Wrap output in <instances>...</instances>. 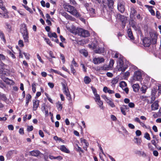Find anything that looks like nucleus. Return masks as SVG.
Masks as SVG:
<instances>
[{
	"label": "nucleus",
	"instance_id": "f257e3e1",
	"mask_svg": "<svg viewBox=\"0 0 161 161\" xmlns=\"http://www.w3.org/2000/svg\"><path fill=\"white\" fill-rule=\"evenodd\" d=\"M64 8L66 11L69 12L75 17L78 18L80 16V13L74 7L69 5H66Z\"/></svg>",
	"mask_w": 161,
	"mask_h": 161
},
{
	"label": "nucleus",
	"instance_id": "f03ea898",
	"mask_svg": "<svg viewBox=\"0 0 161 161\" xmlns=\"http://www.w3.org/2000/svg\"><path fill=\"white\" fill-rule=\"evenodd\" d=\"M123 57L121 55H120L119 60L118 62V70L124 72L127 68V66L126 64H124L123 63Z\"/></svg>",
	"mask_w": 161,
	"mask_h": 161
},
{
	"label": "nucleus",
	"instance_id": "7ed1b4c3",
	"mask_svg": "<svg viewBox=\"0 0 161 161\" xmlns=\"http://www.w3.org/2000/svg\"><path fill=\"white\" fill-rule=\"evenodd\" d=\"M20 32L23 36L25 42L28 43L29 42V33L25 25H24V27L20 29Z\"/></svg>",
	"mask_w": 161,
	"mask_h": 161
},
{
	"label": "nucleus",
	"instance_id": "20e7f679",
	"mask_svg": "<svg viewBox=\"0 0 161 161\" xmlns=\"http://www.w3.org/2000/svg\"><path fill=\"white\" fill-rule=\"evenodd\" d=\"M76 34L83 37H88L90 34L87 30L83 29L82 28H78L76 30Z\"/></svg>",
	"mask_w": 161,
	"mask_h": 161
},
{
	"label": "nucleus",
	"instance_id": "39448f33",
	"mask_svg": "<svg viewBox=\"0 0 161 161\" xmlns=\"http://www.w3.org/2000/svg\"><path fill=\"white\" fill-rule=\"evenodd\" d=\"M150 40L152 43L154 44H156L158 38V34L155 32H151L150 33Z\"/></svg>",
	"mask_w": 161,
	"mask_h": 161
},
{
	"label": "nucleus",
	"instance_id": "423d86ee",
	"mask_svg": "<svg viewBox=\"0 0 161 161\" xmlns=\"http://www.w3.org/2000/svg\"><path fill=\"white\" fill-rule=\"evenodd\" d=\"M142 74L139 70L136 71L133 77V81H140L142 79Z\"/></svg>",
	"mask_w": 161,
	"mask_h": 161
},
{
	"label": "nucleus",
	"instance_id": "0eeeda50",
	"mask_svg": "<svg viewBox=\"0 0 161 161\" xmlns=\"http://www.w3.org/2000/svg\"><path fill=\"white\" fill-rule=\"evenodd\" d=\"M118 9L121 13H123L125 11L124 2L122 1H120L118 3Z\"/></svg>",
	"mask_w": 161,
	"mask_h": 161
},
{
	"label": "nucleus",
	"instance_id": "6e6552de",
	"mask_svg": "<svg viewBox=\"0 0 161 161\" xmlns=\"http://www.w3.org/2000/svg\"><path fill=\"white\" fill-rule=\"evenodd\" d=\"M93 61L95 64H97L103 62L104 61V59L103 58H93Z\"/></svg>",
	"mask_w": 161,
	"mask_h": 161
},
{
	"label": "nucleus",
	"instance_id": "1a4fd4ad",
	"mask_svg": "<svg viewBox=\"0 0 161 161\" xmlns=\"http://www.w3.org/2000/svg\"><path fill=\"white\" fill-rule=\"evenodd\" d=\"M143 43L145 47H149L152 43V42L148 38H145L143 40Z\"/></svg>",
	"mask_w": 161,
	"mask_h": 161
},
{
	"label": "nucleus",
	"instance_id": "9d476101",
	"mask_svg": "<svg viewBox=\"0 0 161 161\" xmlns=\"http://www.w3.org/2000/svg\"><path fill=\"white\" fill-rule=\"evenodd\" d=\"M39 101L37 100H33V110L36 111L39 106Z\"/></svg>",
	"mask_w": 161,
	"mask_h": 161
},
{
	"label": "nucleus",
	"instance_id": "9b49d317",
	"mask_svg": "<svg viewBox=\"0 0 161 161\" xmlns=\"http://www.w3.org/2000/svg\"><path fill=\"white\" fill-rule=\"evenodd\" d=\"M87 11L91 16L93 17L96 15V11L93 8H88Z\"/></svg>",
	"mask_w": 161,
	"mask_h": 161
},
{
	"label": "nucleus",
	"instance_id": "f8f14e48",
	"mask_svg": "<svg viewBox=\"0 0 161 161\" xmlns=\"http://www.w3.org/2000/svg\"><path fill=\"white\" fill-rule=\"evenodd\" d=\"M136 11L135 10L134 8L133 7H131L130 8V18L133 19L136 14Z\"/></svg>",
	"mask_w": 161,
	"mask_h": 161
},
{
	"label": "nucleus",
	"instance_id": "ddd939ff",
	"mask_svg": "<svg viewBox=\"0 0 161 161\" xmlns=\"http://www.w3.org/2000/svg\"><path fill=\"white\" fill-rule=\"evenodd\" d=\"M30 153L31 155L35 157L38 156L41 153V152L38 150H34L31 151Z\"/></svg>",
	"mask_w": 161,
	"mask_h": 161
},
{
	"label": "nucleus",
	"instance_id": "4468645a",
	"mask_svg": "<svg viewBox=\"0 0 161 161\" xmlns=\"http://www.w3.org/2000/svg\"><path fill=\"white\" fill-rule=\"evenodd\" d=\"M158 104L157 101H155L151 105L152 110H155L158 109Z\"/></svg>",
	"mask_w": 161,
	"mask_h": 161
},
{
	"label": "nucleus",
	"instance_id": "2eb2a0df",
	"mask_svg": "<svg viewBox=\"0 0 161 161\" xmlns=\"http://www.w3.org/2000/svg\"><path fill=\"white\" fill-rule=\"evenodd\" d=\"M108 6L109 9L113 8L114 2L113 0H107Z\"/></svg>",
	"mask_w": 161,
	"mask_h": 161
},
{
	"label": "nucleus",
	"instance_id": "dca6fc26",
	"mask_svg": "<svg viewBox=\"0 0 161 161\" xmlns=\"http://www.w3.org/2000/svg\"><path fill=\"white\" fill-rule=\"evenodd\" d=\"M3 80L7 84L13 85L14 84V82L12 80L9 79L8 78H6L3 79Z\"/></svg>",
	"mask_w": 161,
	"mask_h": 161
},
{
	"label": "nucleus",
	"instance_id": "f3484780",
	"mask_svg": "<svg viewBox=\"0 0 161 161\" xmlns=\"http://www.w3.org/2000/svg\"><path fill=\"white\" fill-rule=\"evenodd\" d=\"M60 150L62 152L66 153H69V151L66 148L64 145H61L60 147Z\"/></svg>",
	"mask_w": 161,
	"mask_h": 161
},
{
	"label": "nucleus",
	"instance_id": "a211bd4d",
	"mask_svg": "<svg viewBox=\"0 0 161 161\" xmlns=\"http://www.w3.org/2000/svg\"><path fill=\"white\" fill-rule=\"evenodd\" d=\"M119 17L120 18V19L122 24V27L123 29L125 26V24L126 22L125 19V17L124 16L120 15Z\"/></svg>",
	"mask_w": 161,
	"mask_h": 161
},
{
	"label": "nucleus",
	"instance_id": "6ab92c4d",
	"mask_svg": "<svg viewBox=\"0 0 161 161\" xmlns=\"http://www.w3.org/2000/svg\"><path fill=\"white\" fill-rule=\"evenodd\" d=\"M133 91L135 92L138 91L139 89V86L138 84H134L132 86Z\"/></svg>",
	"mask_w": 161,
	"mask_h": 161
},
{
	"label": "nucleus",
	"instance_id": "aec40b11",
	"mask_svg": "<svg viewBox=\"0 0 161 161\" xmlns=\"http://www.w3.org/2000/svg\"><path fill=\"white\" fill-rule=\"evenodd\" d=\"M127 33L128 34V36L130 39L132 40L133 39L134 37L131 29H128Z\"/></svg>",
	"mask_w": 161,
	"mask_h": 161
},
{
	"label": "nucleus",
	"instance_id": "412c9836",
	"mask_svg": "<svg viewBox=\"0 0 161 161\" xmlns=\"http://www.w3.org/2000/svg\"><path fill=\"white\" fill-rule=\"evenodd\" d=\"M7 99L6 95L0 92V100L5 102L7 100Z\"/></svg>",
	"mask_w": 161,
	"mask_h": 161
},
{
	"label": "nucleus",
	"instance_id": "4be33fe9",
	"mask_svg": "<svg viewBox=\"0 0 161 161\" xmlns=\"http://www.w3.org/2000/svg\"><path fill=\"white\" fill-rule=\"evenodd\" d=\"M31 95L29 94H28L27 95L26 97V104L25 105L26 106H27L28 103H29V101L31 100Z\"/></svg>",
	"mask_w": 161,
	"mask_h": 161
},
{
	"label": "nucleus",
	"instance_id": "5701e85b",
	"mask_svg": "<svg viewBox=\"0 0 161 161\" xmlns=\"http://www.w3.org/2000/svg\"><path fill=\"white\" fill-rule=\"evenodd\" d=\"M5 25V28L7 29V31L8 32H10L12 31V27L8 23H6Z\"/></svg>",
	"mask_w": 161,
	"mask_h": 161
},
{
	"label": "nucleus",
	"instance_id": "b1692460",
	"mask_svg": "<svg viewBox=\"0 0 161 161\" xmlns=\"http://www.w3.org/2000/svg\"><path fill=\"white\" fill-rule=\"evenodd\" d=\"M49 158L51 159H58L59 160H60L62 159V158L60 156H58L57 157H54L53 156L51 155H49Z\"/></svg>",
	"mask_w": 161,
	"mask_h": 161
},
{
	"label": "nucleus",
	"instance_id": "393cba45",
	"mask_svg": "<svg viewBox=\"0 0 161 161\" xmlns=\"http://www.w3.org/2000/svg\"><path fill=\"white\" fill-rule=\"evenodd\" d=\"M131 26L136 31L138 30V27L136 26V23L133 20H132L131 22Z\"/></svg>",
	"mask_w": 161,
	"mask_h": 161
},
{
	"label": "nucleus",
	"instance_id": "a878e982",
	"mask_svg": "<svg viewBox=\"0 0 161 161\" xmlns=\"http://www.w3.org/2000/svg\"><path fill=\"white\" fill-rule=\"evenodd\" d=\"M106 102L111 107L114 108L115 107V105L114 104V103L112 101L111 99H109Z\"/></svg>",
	"mask_w": 161,
	"mask_h": 161
},
{
	"label": "nucleus",
	"instance_id": "bb28decb",
	"mask_svg": "<svg viewBox=\"0 0 161 161\" xmlns=\"http://www.w3.org/2000/svg\"><path fill=\"white\" fill-rule=\"evenodd\" d=\"M91 79L89 78V77L86 76L84 78V82L86 84H88L91 81Z\"/></svg>",
	"mask_w": 161,
	"mask_h": 161
},
{
	"label": "nucleus",
	"instance_id": "cd10ccee",
	"mask_svg": "<svg viewBox=\"0 0 161 161\" xmlns=\"http://www.w3.org/2000/svg\"><path fill=\"white\" fill-rule=\"evenodd\" d=\"M56 104L58 110L61 111L62 110L63 108L62 104H61V103L59 102H58Z\"/></svg>",
	"mask_w": 161,
	"mask_h": 161
},
{
	"label": "nucleus",
	"instance_id": "c85d7f7f",
	"mask_svg": "<svg viewBox=\"0 0 161 161\" xmlns=\"http://www.w3.org/2000/svg\"><path fill=\"white\" fill-rule=\"evenodd\" d=\"M0 37L4 42H5L6 40L5 36L3 32L0 30Z\"/></svg>",
	"mask_w": 161,
	"mask_h": 161
},
{
	"label": "nucleus",
	"instance_id": "c756f323",
	"mask_svg": "<svg viewBox=\"0 0 161 161\" xmlns=\"http://www.w3.org/2000/svg\"><path fill=\"white\" fill-rule=\"evenodd\" d=\"M119 80V78L116 77L115 78H114L112 80L111 83L113 85H115L118 82Z\"/></svg>",
	"mask_w": 161,
	"mask_h": 161
},
{
	"label": "nucleus",
	"instance_id": "7c9ffc66",
	"mask_svg": "<svg viewBox=\"0 0 161 161\" xmlns=\"http://www.w3.org/2000/svg\"><path fill=\"white\" fill-rule=\"evenodd\" d=\"M151 97H150V99H151V100L149 101L148 99H147V103H152L153 101H154L155 99V96L154 95H152Z\"/></svg>",
	"mask_w": 161,
	"mask_h": 161
},
{
	"label": "nucleus",
	"instance_id": "2f4dec72",
	"mask_svg": "<svg viewBox=\"0 0 161 161\" xmlns=\"http://www.w3.org/2000/svg\"><path fill=\"white\" fill-rule=\"evenodd\" d=\"M13 154V152L12 151H9L6 154V156L8 159H10L11 156Z\"/></svg>",
	"mask_w": 161,
	"mask_h": 161
},
{
	"label": "nucleus",
	"instance_id": "473e14b6",
	"mask_svg": "<svg viewBox=\"0 0 161 161\" xmlns=\"http://www.w3.org/2000/svg\"><path fill=\"white\" fill-rule=\"evenodd\" d=\"M120 86L123 89V88L126 87L127 86V84L124 81H121L119 83Z\"/></svg>",
	"mask_w": 161,
	"mask_h": 161
},
{
	"label": "nucleus",
	"instance_id": "72a5a7b5",
	"mask_svg": "<svg viewBox=\"0 0 161 161\" xmlns=\"http://www.w3.org/2000/svg\"><path fill=\"white\" fill-rule=\"evenodd\" d=\"M126 106L125 105H123L122 107L120 108V109L121 112L124 115H125L126 114V112H125V111L124 110L125 108H126Z\"/></svg>",
	"mask_w": 161,
	"mask_h": 161
},
{
	"label": "nucleus",
	"instance_id": "f704fd0d",
	"mask_svg": "<svg viewBox=\"0 0 161 161\" xmlns=\"http://www.w3.org/2000/svg\"><path fill=\"white\" fill-rule=\"evenodd\" d=\"M8 11L4 12L2 15H3V17L5 19H8L9 18V16L8 15Z\"/></svg>",
	"mask_w": 161,
	"mask_h": 161
},
{
	"label": "nucleus",
	"instance_id": "c9c22d12",
	"mask_svg": "<svg viewBox=\"0 0 161 161\" xmlns=\"http://www.w3.org/2000/svg\"><path fill=\"white\" fill-rule=\"evenodd\" d=\"M53 138L55 140L61 141L63 143H64V140H62L61 138H59L57 136H54L53 137Z\"/></svg>",
	"mask_w": 161,
	"mask_h": 161
},
{
	"label": "nucleus",
	"instance_id": "e433bc0d",
	"mask_svg": "<svg viewBox=\"0 0 161 161\" xmlns=\"http://www.w3.org/2000/svg\"><path fill=\"white\" fill-rule=\"evenodd\" d=\"M64 94L66 95L67 97L68 100L69 101H70L71 100V95L69 93V91L68 92L65 93Z\"/></svg>",
	"mask_w": 161,
	"mask_h": 161
},
{
	"label": "nucleus",
	"instance_id": "4c0bfd02",
	"mask_svg": "<svg viewBox=\"0 0 161 161\" xmlns=\"http://www.w3.org/2000/svg\"><path fill=\"white\" fill-rule=\"evenodd\" d=\"M80 142H81L84 143L85 145L86 146H88L89 145L88 143L86 141L85 139L81 138L80 139Z\"/></svg>",
	"mask_w": 161,
	"mask_h": 161
},
{
	"label": "nucleus",
	"instance_id": "58836bf2",
	"mask_svg": "<svg viewBox=\"0 0 161 161\" xmlns=\"http://www.w3.org/2000/svg\"><path fill=\"white\" fill-rule=\"evenodd\" d=\"M51 71H52L53 72H54L56 74L60 75H61L62 76H63V77L64 76V75L63 74H62L59 71H57V70H54V69H51Z\"/></svg>",
	"mask_w": 161,
	"mask_h": 161
},
{
	"label": "nucleus",
	"instance_id": "ea45409f",
	"mask_svg": "<svg viewBox=\"0 0 161 161\" xmlns=\"http://www.w3.org/2000/svg\"><path fill=\"white\" fill-rule=\"evenodd\" d=\"M144 137L147 140H150L151 139L150 135L147 132H146L145 133Z\"/></svg>",
	"mask_w": 161,
	"mask_h": 161
},
{
	"label": "nucleus",
	"instance_id": "a19ab883",
	"mask_svg": "<svg viewBox=\"0 0 161 161\" xmlns=\"http://www.w3.org/2000/svg\"><path fill=\"white\" fill-rule=\"evenodd\" d=\"M70 67L71 73H72L74 75H75L76 71L72 64L70 65Z\"/></svg>",
	"mask_w": 161,
	"mask_h": 161
},
{
	"label": "nucleus",
	"instance_id": "79ce46f5",
	"mask_svg": "<svg viewBox=\"0 0 161 161\" xmlns=\"http://www.w3.org/2000/svg\"><path fill=\"white\" fill-rule=\"evenodd\" d=\"M36 85L34 83H33L31 85L32 87V90L33 92L35 93L36 91Z\"/></svg>",
	"mask_w": 161,
	"mask_h": 161
},
{
	"label": "nucleus",
	"instance_id": "37998d69",
	"mask_svg": "<svg viewBox=\"0 0 161 161\" xmlns=\"http://www.w3.org/2000/svg\"><path fill=\"white\" fill-rule=\"evenodd\" d=\"M3 144H5L8 142V139L7 137L6 136L4 137L3 139Z\"/></svg>",
	"mask_w": 161,
	"mask_h": 161
},
{
	"label": "nucleus",
	"instance_id": "c03bdc74",
	"mask_svg": "<svg viewBox=\"0 0 161 161\" xmlns=\"http://www.w3.org/2000/svg\"><path fill=\"white\" fill-rule=\"evenodd\" d=\"M45 40L46 41V42L48 44L49 46H50L51 47H52L53 46V44L51 43V41L49 40V39H47V38H45Z\"/></svg>",
	"mask_w": 161,
	"mask_h": 161
},
{
	"label": "nucleus",
	"instance_id": "a18cd8bd",
	"mask_svg": "<svg viewBox=\"0 0 161 161\" xmlns=\"http://www.w3.org/2000/svg\"><path fill=\"white\" fill-rule=\"evenodd\" d=\"M103 51L102 48H99L96 49L95 50V52L96 53H101Z\"/></svg>",
	"mask_w": 161,
	"mask_h": 161
},
{
	"label": "nucleus",
	"instance_id": "49530a36",
	"mask_svg": "<svg viewBox=\"0 0 161 161\" xmlns=\"http://www.w3.org/2000/svg\"><path fill=\"white\" fill-rule=\"evenodd\" d=\"M80 52L81 53L83 54L86 57L88 55L87 52L85 50H81L80 51Z\"/></svg>",
	"mask_w": 161,
	"mask_h": 161
},
{
	"label": "nucleus",
	"instance_id": "de8ad7c7",
	"mask_svg": "<svg viewBox=\"0 0 161 161\" xmlns=\"http://www.w3.org/2000/svg\"><path fill=\"white\" fill-rule=\"evenodd\" d=\"M157 92V88H154L152 90L151 92L152 95L155 96L156 92Z\"/></svg>",
	"mask_w": 161,
	"mask_h": 161
},
{
	"label": "nucleus",
	"instance_id": "09e8293b",
	"mask_svg": "<svg viewBox=\"0 0 161 161\" xmlns=\"http://www.w3.org/2000/svg\"><path fill=\"white\" fill-rule=\"evenodd\" d=\"M23 6L27 10L29 11L31 13H32L33 12V11L29 7H28V6L25 5H23Z\"/></svg>",
	"mask_w": 161,
	"mask_h": 161
},
{
	"label": "nucleus",
	"instance_id": "8fccbe9b",
	"mask_svg": "<svg viewBox=\"0 0 161 161\" xmlns=\"http://www.w3.org/2000/svg\"><path fill=\"white\" fill-rule=\"evenodd\" d=\"M8 53L9 54V55L13 58L14 59L15 58V57L13 53L12 52L10 51H8Z\"/></svg>",
	"mask_w": 161,
	"mask_h": 161
},
{
	"label": "nucleus",
	"instance_id": "3c124183",
	"mask_svg": "<svg viewBox=\"0 0 161 161\" xmlns=\"http://www.w3.org/2000/svg\"><path fill=\"white\" fill-rule=\"evenodd\" d=\"M135 139L136 140V141L135 142L138 145H140L141 142V140L140 139L138 138H135Z\"/></svg>",
	"mask_w": 161,
	"mask_h": 161
},
{
	"label": "nucleus",
	"instance_id": "603ef678",
	"mask_svg": "<svg viewBox=\"0 0 161 161\" xmlns=\"http://www.w3.org/2000/svg\"><path fill=\"white\" fill-rule=\"evenodd\" d=\"M36 56L37 58L38 59L40 62L43 64L44 63V61L42 60V58H41V57L40 56L39 54L37 53V54Z\"/></svg>",
	"mask_w": 161,
	"mask_h": 161
},
{
	"label": "nucleus",
	"instance_id": "864d4df0",
	"mask_svg": "<svg viewBox=\"0 0 161 161\" xmlns=\"http://www.w3.org/2000/svg\"><path fill=\"white\" fill-rule=\"evenodd\" d=\"M62 15L63 16H64L67 19L68 17H69L70 18H71V16L69 15L68 14L66 13V12H64L62 13Z\"/></svg>",
	"mask_w": 161,
	"mask_h": 161
},
{
	"label": "nucleus",
	"instance_id": "5fc2aeb1",
	"mask_svg": "<svg viewBox=\"0 0 161 161\" xmlns=\"http://www.w3.org/2000/svg\"><path fill=\"white\" fill-rule=\"evenodd\" d=\"M94 95L95 97V100L96 102H97V100H99V99H100V97L99 95L97 93L96 94H95V95Z\"/></svg>",
	"mask_w": 161,
	"mask_h": 161
},
{
	"label": "nucleus",
	"instance_id": "6e6d98bb",
	"mask_svg": "<svg viewBox=\"0 0 161 161\" xmlns=\"http://www.w3.org/2000/svg\"><path fill=\"white\" fill-rule=\"evenodd\" d=\"M97 101L98 102L97 103V104L99 105V107L101 108V106L103 105V102L100 100V99H99V100H97Z\"/></svg>",
	"mask_w": 161,
	"mask_h": 161
},
{
	"label": "nucleus",
	"instance_id": "4d7b16f0",
	"mask_svg": "<svg viewBox=\"0 0 161 161\" xmlns=\"http://www.w3.org/2000/svg\"><path fill=\"white\" fill-rule=\"evenodd\" d=\"M18 44L20 47H22L24 46L23 42L22 40H19Z\"/></svg>",
	"mask_w": 161,
	"mask_h": 161
},
{
	"label": "nucleus",
	"instance_id": "13d9d810",
	"mask_svg": "<svg viewBox=\"0 0 161 161\" xmlns=\"http://www.w3.org/2000/svg\"><path fill=\"white\" fill-rule=\"evenodd\" d=\"M23 54H24L25 57L27 59H29V58H30V57H29V56H30V55L28 54V53H25V52L23 53Z\"/></svg>",
	"mask_w": 161,
	"mask_h": 161
},
{
	"label": "nucleus",
	"instance_id": "bf43d9fd",
	"mask_svg": "<svg viewBox=\"0 0 161 161\" xmlns=\"http://www.w3.org/2000/svg\"><path fill=\"white\" fill-rule=\"evenodd\" d=\"M60 58L62 60L63 63H64L65 62V57L64 55L62 54H60Z\"/></svg>",
	"mask_w": 161,
	"mask_h": 161
},
{
	"label": "nucleus",
	"instance_id": "052dcab7",
	"mask_svg": "<svg viewBox=\"0 0 161 161\" xmlns=\"http://www.w3.org/2000/svg\"><path fill=\"white\" fill-rule=\"evenodd\" d=\"M33 127L32 126H27V130L28 131H31L33 130Z\"/></svg>",
	"mask_w": 161,
	"mask_h": 161
},
{
	"label": "nucleus",
	"instance_id": "680f3d73",
	"mask_svg": "<svg viewBox=\"0 0 161 161\" xmlns=\"http://www.w3.org/2000/svg\"><path fill=\"white\" fill-rule=\"evenodd\" d=\"M114 61L113 59H111L109 62V65L110 67H112L114 64Z\"/></svg>",
	"mask_w": 161,
	"mask_h": 161
},
{
	"label": "nucleus",
	"instance_id": "e2e57ef3",
	"mask_svg": "<svg viewBox=\"0 0 161 161\" xmlns=\"http://www.w3.org/2000/svg\"><path fill=\"white\" fill-rule=\"evenodd\" d=\"M135 104L134 103L130 102L128 104V106L130 108H133L135 107Z\"/></svg>",
	"mask_w": 161,
	"mask_h": 161
},
{
	"label": "nucleus",
	"instance_id": "0e129e2a",
	"mask_svg": "<svg viewBox=\"0 0 161 161\" xmlns=\"http://www.w3.org/2000/svg\"><path fill=\"white\" fill-rule=\"evenodd\" d=\"M160 14L158 11H157L156 12V16L158 19H159L160 18Z\"/></svg>",
	"mask_w": 161,
	"mask_h": 161
},
{
	"label": "nucleus",
	"instance_id": "69168bd1",
	"mask_svg": "<svg viewBox=\"0 0 161 161\" xmlns=\"http://www.w3.org/2000/svg\"><path fill=\"white\" fill-rule=\"evenodd\" d=\"M19 133L20 134L23 135L24 134V131L23 128H20L19 130Z\"/></svg>",
	"mask_w": 161,
	"mask_h": 161
},
{
	"label": "nucleus",
	"instance_id": "338daca9",
	"mask_svg": "<svg viewBox=\"0 0 161 161\" xmlns=\"http://www.w3.org/2000/svg\"><path fill=\"white\" fill-rule=\"evenodd\" d=\"M105 100L106 102L109 99L106 95H103L101 96Z\"/></svg>",
	"mask_w": 161,
	"mask_h": 161
},
{
	"label": "nucleus",
	"instance_id": "774afa93",
	"mask_svg": "<svg viewBox=\"0 0 161 161\" xmlns=\"http://www.w3.org/2000/svg\"><path fill=\"white\" fill-rule=\"evenodd\" d=\"M136 134L137 136H140L141 135V132L139 130H137L136 132Z\"/></svg>",
	"mask_w": 161,
	"mask_h": 161
}]
</instances>
